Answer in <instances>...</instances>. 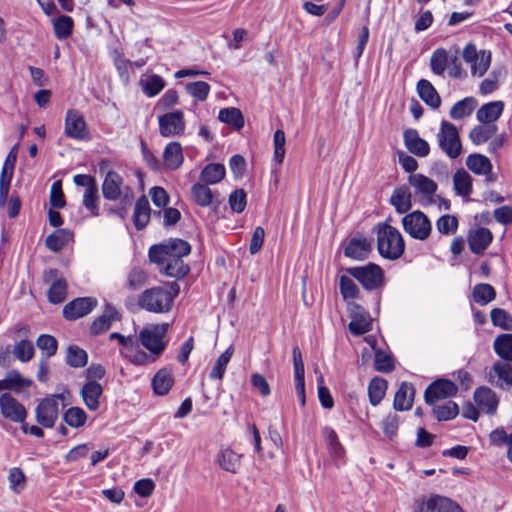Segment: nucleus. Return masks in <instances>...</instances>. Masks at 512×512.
Segmentation results:
<instances>
[{
	"mask_svg": "<svg viewBox=\"0 0 512 512\" xmlns=\"http://www.w3.org/2000/svg\"><path fill=\"white\" fill-rule=\"evenodd\" d=\"M339 288L340 293L345 300L359 298L360 291L350 277L342 275L339 279Z\"/></svg>",
	"mask_w": 512,
	"mask_h": 512,
	"instance_id": "680f3d73",
	"label": "nucleus"
},
{
	"mask_svg": "<svg viewBox=\"0 0 512 512\" xmlns=\"http://www.w3.org/2000/svg\"><path fill=\"white\" fill-rule=\"evenodd\" d=\"M226 174L225 166L220 163H211L206 165L201 173L200 180L206 185H213L219 183Z\"/></svg>",
	"mask_w": 512,
	"mask_h": 512,
	"instance_id": "f704fd0d",
	"label": "nucleus"
},
{
	"mask_svg": "<svg viewBox=\"0 0 512 512\" xmlns=\"http://www.w3.org/2000/svg\"><path fill=\"white\" fill-rule=\"evenodd\" d=\"M436 228L440 234L451 235L457 231L458 219L454 215H443L436 222Z\"/></svg>",
	"mask_w": 512,
	"mask_h": 512,
	"instance_id": "0e129e2a",
	"label": "nucleus"
},
{
	"mask_svg": "<svg viewBox=\"0 0 512 512\" xmlns=\"http://www.w3.org/2000/svg\"><path fill=\"white\" fill-rule=\"evenodd\" d=\"M151 217V208L149 201L145 195L136 200L133 212V224L137 230L144 229Z\"/></svg>",
	"mask_w": 512,
	"mask_h": 512,
	"instance_id": "cd10ccee",
	"label": "nucleus"
},
{
	"mask_svg": "<svg viewBox=\"0 0 512 512\" xmlns=\"http://www.w3.org/2000/svg\"><path fill=\"white\" fill-rule=\"evenodd\" d=\"M476 105L477 101L473 97H466L452 106L449 115L454 120L463 119L472 114Z\"/></svg>",
	"mask_w": 512,
	"mask_h": 512,
	"instance_id": "37998d69",
	"label": "nucleus"
},
{
	"mask_svg": "<svg viewBox=\"0 0 512 512\" xmlns=\"http://www.w3.org/2000/svg\"><path fill=\"white\" fill-rule=\"evenodd\" d=\"M36 345L42 353H45L46 359L54 356L58 349L57 339L49 334H41L36 340Z\"/></svg>",
	"mask_w": 512,
	"mask_h": 512,
	"instance_id": "4d7b16f0",
	"label": "nucleus"
},
{
	"mask_svg": "<svg viewBox=\"0 0 512 512\" xmlns=\"http://www.w3.org/2000/svg\"><path fill=\"white\" fill-rule=\"evenodd\" d=\"M66 364L73 368H82L87 365V352L77 345H70L66 350Z\"/></svg>",
	"mask_w": 512,
	"mask_h": 512,
	"instance_id": "09e8293b",
	"label": "nucleus"
},
{
	"mask_svg": "<svg viewBox=\"0 0 512 512\" xmlns=\"http://www.w3.org/2000/svg\"><path fill=\"white\" fill-rule=\"evenodd\" d=\"M374 366L378 372L389 373L394 370V361L391 355L379 349L375 351Z\"/></svg>",
	"mask_w": 512,
	"mask_h": 512,
	"instance_id": "69168bd1",
	"label": "nucleus"
},
{
	"mask_svg": "<svg viewBox=\"0 0 512 512\" xmlns=\"http://www.w3.org/2000/svg\"><path fill=\"white\" fill-rule=\"evenodd\" d=\"M241 458V454L227 447L217 453L216 461L223 470L236 474L241 466Z\"/></svg>",
	"mask_w": 512,
	"mask_h": 512,
	"instance_id": "bb28decb",
	"label": "nucleus"
},
{
	"mask_svg": "<svg viewBox=\"0 0 512 512\" xmlns=\"http://www.w3.org/2000/svg\"><path fill=\"white\" fill-rule=\"evenodd\" d=\"M492 324L503 330H512V316L504 309L494 308L490 312Z\"/></svg>",
	"mask_w": 512,
	"mask_h": 512,
	"instance_id": "052dcab7",
	"label": "nucleus"
},
{
	"mask_svg": "<svg viewBox=\"0 0 512 512\" xmlns=\"http://www.w3.org/2000/svg\"><path fill=\"white\" fill-rule=\"evenodd\" d=\"M433 413L438 421H448L454 419L458 413V405L453 401H448L443 405L434 406Z\"/></svg>",
	"mask_w": 512,
	"mask_h": 512,
	"instance_id": "13d9d810",
	"label": "nucleus"
},
{
	"mask_svg": "<svg viewBox=\"0 0 512 512\" xmlns=\"http://www.w3.org/2000/svg\"><path fill=\"white\" fill-rule=\"evenodd\" d=\"M146 280L147 274L145 271L142 268L134 267L128 273L126 285L130 290L136 291L144 286Z\"/></svg>",
	"mask_w": 512,
	"mask_h": 512,
	"instance_id": "338daca9",
	"label": "nucleus"
},
{
	"mask_svg": "<svg viewBox=\"0 0 512 512\" xmlns=\"http://www.w3.org/2000/svg\"><path fill=\"white\" fill-rule=\"evenodd\" d=\"M165 245L168 251V256L172 258L182 259L184 256L189 255L191 252V245L182 239H170L165 243Z\"/></svg>",
	"mask_w": 512,
	"mask_h": 512,
	"instance_id": "3c124183",
	"label": "nucleus"
},
{
	"mask_svg": "<svg viewBox=\"0 0 512 512\" xmlns=\"http://www.w3.org/2000/svg\"><path fill=\"white\" fill-rule=\"evenodd\" d=\"M498 131L496 124H483L475 126L469 134V138L475 145L487 142Z\"/></svg>",
	"mask_w": 512,
	"mask_h": 512,
	"instance_id": "c03bdc74",
	"label": "nucleus"
},
{
	"mask_svg": "<svg viewBox=\"0 0 512 512\" xmlns=\"http://www.w3.org/2000/svg\"><path fill=\"white\" fill-rule=\"evenodd\" d=\"M404 143L408 151L418 157H426L430 152L428 142L422 139L417 130L407 129L403 135Z\"/></svg>",
	"mask_w": 512,
	"mask_h": 512,
	"instance_id": "4be33fe9",
	"label": "nucleus"
},
{
	"mask_svg": "<svg viewBox=\"0 0 512 512\" xmlns=\"http://www.w3.org/2000/svg\"><path fill=\"white\" fill-rule=\"evenodd\" d=\"M472 296L477 304L485 306L495 300L496 290L491 284L479 283L473 287Z\"/></svg>",
	"mask_w": 512,
	"mask_h": 512,
	"instance_id": "79ce46f5",
	"label": "nucleus"
},
{
	"mask_svg": "<svg viewBox=\"0 0 512 512\" xmlns=\"http://www.w3.org/2000/svg\"><path fill=\"white\" fill-rule=\"evenodd\" d=\"M159 133L163 137L181 136L185 131L184 113L182 110L165 113L158 117Z\"/></svg>",
	"mask_w": 512,
	"mask_h": 512,
	"instance_id": "f8f14e48",
	"label": "nucleus"
},
{
	"mask_svg": "<svg viewBox=\"0 0 512 512\" xmlns=\"http://www.w3.org/2000/svg\"><path fill=\"white\" fill-rule=\"evenodd\" d=\"M64 134L77 141H87L90 139V132L83 115L75 109H69L66 112Z\"/></svg>",
	"mask_w": 512,
	"mask_h": 512,
	"instance_id": "9b49d317",
	"label": "nucleus"
},
{
	"mask_svg": "<svg viewBox=\"0 0 512 512\" xmlns=\"http://www.w3.org/2000/svg\"><path fill=\"white\" fill-rule=\"evenodd\" d=\"M63 420L67 425L79 428L86 423L87 414L80 407H70L63 414Z\"/></svg>",
	"mask_w": 512,
	"mask_h": 512,
	"instance_id": "5fc2aeb1",
	"label": "nucleus"
},
{
	"mask_svg": "<svg viewBox=\"0 0 512 512\" xmlns=\"http://www.w3.org/2000/svg\"><path fill=\"white\" fill-rule=\"evenodd\" d=\"M73 240V233L64 228H59L45 239L46 247L53 252H59Z\"/></svg>",
	"mask_w": 512,
	"mask_h": 512,
	"instance_id": "2f4dec72",
	"label": "nucleus"
},
{
	"mask_svg": "<svg viewBox=\"0 0 512 512\" xmlns=\"http://www.w3.org/2000/svg\"><path fill=\"white\" fill-rule=\"evenodd\" d=\"M377 236L379 254L388 260L399 259L405 251V242L399 230L387 223H378L374 227Z\"/></svg>",
	"mask_w": 512,
	"mask_h": 512,
	"instance_id": "f03ea898",
	"label": "nucleus"
},
{
	"mask_svg": "<svg viewBox=\"0 0 512 512\" xmlns=\"http://www.w3.org/2000/svg\"><path fill=\"white\" fill-rule=\"evenodd\" d=\"M180 293V285L176 281L166 282L144 290L139 296V308L156 314L169 312Z\"/></svg>",
	"mask_w": 512,
	"mask_h": 512,
	"instance_id": "f257e3e1",
	"label": "nucleus"
},
{
	"mask_svg": "<svg viewBox=\"0 0 512 512\" xmlns=\"http://www.w3.org/2000/svg\"><path fill=\"white\" fill-rule=\"evenodd\" d=\"M474 400L478 407L488 414L494 413L499 403L495 392L485 386L478 387L475 390Z\"/></svg>",
	"mask_w": 512,
	"mask_h": 512,
	"instance_id": "5701e85b",
	"label": "nucleus"
},
{
	"mask_svg": "<svg viewBox=\"0 0 512 512\" xmlns=\"http://www.w3.org/2000/svg\"><path fill=\"white\" fill-rule=\"evenodd\" d=\"M488 381L500 389H508L512 386V364L496 361L488 373Z\"/></svg>",
	"mask_w": 512,
	"mask_h": 512,
	"instance_id": "a211bd4d",
	"label": "nucleus"
},
{
	"mask_svg": "<svg viewBox=\"0 0 512 512\" xmlns=\"http://www.w3.org/2000/svg\"><path fill=\"white\" fill-rule=\"evenodd\" d=\"M210 89V85L204 81L190 82L185 86L186 92L200 102H203L208 98Z\"/></svg>",
	"mask_w": 512,
	"mask_h": 512,
	"instance_id": "6e6d98bb",
	"label": "nucleus"
},
{
	"mask_svg": "<svg viewBox=\"0 0 512 512\" xmlns=\"http://www.w3.org/2000/svg\"><path fill=\"white\" fill-rule=\"evenodd\" d=\"M495 353L503 360L512 362V334H501L493 343Z\"/></svg>",
	"mask_w": 512,
	"mask_h": 512,
	"instance_id": "49530a36",
	"label": "nucleus"
},
{
	"mask_svg": "<svg viewBox=\"0 0 512 512\" xmlns=\"http://www.w3.org/2000/svg\"><path fill=\"white\" fill-rule=\"evenodd\" d=\"M417 93L422 101L433 109L441 105V98L432 83L426 79H420L417 82Z\"/></svg>",
	"mask_w": 512,
	"mask_h": 512,
	"instance_id": "c85d7f7f",
	"label": "nucleus"
},
{
	"mask_svg": "<svg viewBox=\"0 0 512 512\" xmlns=\"http://www.w3.org/2000/svg\"><path fill=\"white\" fill-rule=\"evenodd\" d=\"M233 354L232 347L226 349L216 360L212 370L210 371L209 377L211 379L221 380L225 374L228 363L231 360Z\"/></svg>",
	"mask_w": 512,
	"mask_h": 512,
	"instance_id": "864d4df0",
	"label": "nucleus"
},
{
	"mask_svg": "<svg viewBox=\"0 0 512 512\" xmlns=\"http://www.w3.org/2000/svg\"><path fill=\"white\" fill-rule=\"evenodd\" d=\"M466 166L477 175L488 174L492 171L490 159L482 154H470L466 159Z\"/></svg>",
	"mask_w": 512,
	"mask_h": 512,
	"instance_id": "ea45409f",
	"label": "nucleus"
},
{
	"mask_svg": "<svg viewBox=\"0 0 512 512\" xmlns=\"http://www.w3.org/2000/svg\"><path fill=\"white\" fill-rule=\"evenodd\" d=\"M450 56L444 48H437L430 57V69L433 74L443 76L447 69Z\"/></svg>",
	"mask_w": 512,
	"mask_h": 512,
	"instance_id": "a18cd8bd",
	"label": "nucleus"
},
{
	"mask_svg": "<svg viewBox=\"0 0 512 512\" xmlns=\"http://www.w3.org/2000/svg\"><path fill=\"white\" fill-rule=\"evenodd\" d=\"M123 178L115 171H109L102 184L103 197L110 201L118 200L123 193V202L129 204L133 198V191L130 187H124L122 191Z\"/></svg>",
	"mask_w": 512,
	"mask_h": 512,
	"instance_id": "9d476101",
	"label": "nucleus"
},
{
	"mask_svg": "<svg viewBox=\"0 0 512 512\" xmlns=\"http://www.w3.org/2000/svg\"><path fill=\"white\" fill-rule=\"evenodd\" d=\"M191 196L193 201L201 207H208L214 202L213 191L205 183L193 184L191 186Z\"/></svg>",
	"mask_w": 512,
	"mask_h": 512,
	"instance_id": "e433bc0d",
	"label": "nucleus"
},
{
	"mask_svg": "<svg viewBox=\"0 0 512 512\" xmlns=\"http://www.w3.org/2000/svg\"><path fill=\"white\" fill-rule=\"evenodd\" d=\"M387 381L380 377H374L368 385V396L371 405L377 406L384 398L387 390Z\"/></svg>",
	"mask_w": 512,
	"mask_h": 512,
	"instance_id": "de8ad7c7",
	"label": "nucleus"
},
{
	"mask_svg": "<svg viewBox=\"0 0 512 512\" xmlns=\"http://www.w3.org/2000/svg\"><path fill=\"white\" fill-rule=\"evenodd\" d=\"M402 226L407 234L420 241L426 240L432 231L431 221L420 210L406 214L402 218Z\"/></svg>",
	"mask_w": 512,
	"mask_h": 512,
	"instance_id": "0eeeda50",
	"label": "nucleus"
},
{
	"mask_svg": "<svg viewBox=\"0 0 512 512\" xmlns=\"http://www.w3.org/2000/svg\"><path fill=\"white\" fill-rule=\"evenodd\" d=\"M453 186L457 195L461 196L464 201H469L472 193V177L463 168L457 169L453 175Z\"/></svg>",
	"mask_w": 512,
	"mask_h": 512,
	"instance_id": "7c9ffc66",
	"label": "nucleus"
},
{
	"mask_svg": "<svg viewBox=\"0 0 512 512\" xmlns=\"http://www.w3.org/2000/svg\"><path fill=\"white\" fill-rule=\"evenodd\" d=\"M440 149L451 159L458 158L462 153V144L457 127L443 120L437 134Z\"/></svg>",
	"mask_w": 512,
	"mask_h": 512,
	"instance_id": "20e7f679",
	"label": "nucleus"
},
{
	"mask_svg": "<svg viewBox=\"0 0 512 512\" xmlns=\"http://www.w3.org/2000/svg\"><path fill=\"white\" fill-rule=\"evenodd\" d=\"M371 251V242L366 238H352L344 248V255L354 260L366 259Z\"/></svg>",
	"mask_w": 512,
	"mask_h": 512,
	"instance_id": "393cba45",
	"label": "nucleus"
},
{
	"mask_svg": "<svg viewBox=\"0 0 512 512\" xmlns=\"http://www.w3.org/2000/svg\"><path fill=\"white\" fill-rule=\"evenodd\" d=\"M13 354L19 361L28 362L34 357V345L29 340H20L15 344Z\"/></svg>",
	"mask_w": 512,
	"mask_h": 512,
	"instance_id": "bf43d9fd",
	"label": "nucleus"
},
{
	"mask_svg": "<svg viewBox=\"0 0 512 512\" xmlns=\"http://www.w3.org/2000/svg\"><path fill=\"white\" fill-rule=\"evenodd\" d=\"M218 119L239 131L244 127L245 121L242 112L235 107L223 108L219 111Z\"/></svg>",
	"mask_w": 512,
	"mask_h": 512,
	"instance_id": "4c0bfd02",
	"label": "nucleus"
},
{
	"mask_svg": "<svg viewBox=\"0 0 512 512\" xmlns=\"http://www.w3.org/2000/svg\"><path fill=\"white\" fill-rule=\"evenodd\" d=\"M142 91L148 97H154L160 93L165 87L164 79L157 74H152L145 80H141Z\"/></svg>",
	"mask_w": 512,
	"mask_h": 512,
	"instance_id": "8fccbe9b",
	"label": "nucleus"
},
{
	"mask_svg": "<svg viewBox=\"0 0 512 512\" xmlns=\"http://www.w3.org/2000/svg\"><path fill=\"white\" fill-rule=\"evenodd\" d=\"M174 383L173 376L168 369H160L152 379V387L157 395H166Z\"/></svg>",
	"mask_w": 512,
	"mask_h": 512,
	"instance_id": "c9c22d12",
	"label": "nucleus"
},
{
	"mask_svg": "<svg viewBox=\"0 0 512 512\" xmlns=\"http://www.w3.org/2000/svg\"><path fill=\"white\" fill-rule=\"evenodd\" d=\"M98 304L94 297H79L68 302L62 310L63 317L68 321H75L92 312Z\"/></svg>",
	"mask_w": 512,
	"mask_h": 512,
	"instance_id": "4468645a",
	"label": "nucleus"
},
{
	"mask_svg": "<svg viewBox=\"0 0 512 512\" xmlns=\"http://www.w3.org/2000/svg\"><path fill=\"white\" fill-rule=\"evenodd\" d=\"M413 512H464V510L450 498L434 494L416 500Z\"/></svg>",
	"mask_w": 512,
	"mask_h": 512,
	"instance_id": "6e6552de",
	"label": "nucleus"
},
{
	"mask_svg": "<svg viewBox=\"0 0 512 512\" xmlns=\"http://www.w3.org/2000/svg\"><path fill=\"white\" fill-rule=\"evenodd\" d=\"M322 434L325 438L330 456L334 460H342L345 456V449L340 443L337 433L331 427H324Z\"/></svg>",
	"mask_w": 512,
	"mask_h": 512,
	"instance_id": "72a5a7b5",
	"label": "nucleus"
},
{
	"mask_svg": "<svg viewBox=\"0 0 512 512\" xmlns=\"http://www.w3.org/2000/svg\"><path fill=\"white\" fill-rule=\"evenodd\" d=\"M415 396V388L412 383L402 382L394 397V409L397 411L410 410Z\"/></svg>",
	"mask_w": 512,
	"mask_h": 512,
	"instance_id": "b1692460",
	"label": "nucleus"
},
{
	"mask_svg": "<svg viewBox=\"0 0 512 512\" xmlns=\"http://www.w3.org/2000/svg\"><path fill=\"white\" fill-rule=\"evenodd\" d=\"M64 394H54L40 401L36 407V420L45 428H52L59 415V401H64Z\"/></svg>",
	"mask_w": 512,
	"mask_h": 512,
	"instance_id": "1a4fd4ad",
	"label": "nucleus"
},
{
	"mask_svg": "<svg viewBox=\"0 0 512 512\" xmlns=\"http://www.w3.org/2000/svg\"><path fill=\"white\" fill-rule=\"evenodd\" d=\"M169 258L170 259L165 262L162 268L163 273L166 276L181 279L189 273L190 267L188 264L184 263L183 259L172 257Z\"/></svg>",
	"mask_w": 512,
	"mask_h": 512,
	"instance_id": "a19ab883",
	"label": "nucleus"
},
{
	"mask_svg": "<svg viewBox=\"0 0 512 512\" xmlns=\"http://www.w3.org/2000/svg\"><path fill=\"white\" fill-rule=\"evenodd\" d=\"M504 110L502 101H492L480 107L476 113L477 120L483 124H492L499 119Z\"/></svg>",
	"mask_w": 512,
	"mask_h": 512,
	"instance_id": "c756f323",
	"label": "nucleus"
},
{
	"mask_svg": "<svg viewBox=\"0 0 512 512\" xmlns=\"http://www.w3.org/2000/svg\"><path fill=\"white\" fill-rule=\"evenodd\" d=\"M467 240L471 252L480 255L491 244L493 234L488 228L478 227L468 232Z\"/></svg>",
	"mask_w": 512,
	"mask_h": 512,
	"instance_id": "6ab92c4d",
	"label": "nucleus"
},
{
	"mask_svg": "<svg viewBox=\"0 0 512 512\" xmlns=\"http://www.w3.org/2000/svg\"><path fill=\"white\" fill-rule=\"evenodd\" d=\"M491 65V52L488 50H480L477 60L470 63L472 76L482 77Z\"/></svg>",
	"mask_w": 512,
	"mask_h": 512,
	"instance_id": "603ef678",
	"label": "nucleus"
},
{
	"mask_svg": "<svg viewBox=\"0 0 512 512\" xmlns=\"http://www.w3.org/2000/svg\"><path fill=\"white\" fill-rule=\"evenodd\" d=\"M411 197L412 195L409 188L406 186H401L393 191L390 198V203L394 206L395 210L399 214H404L407 213L412 207Z\"/></svg>",
	"mask_w": 512,
	"mask_h": 512,
	"instance_id": "473e14b6",
	"label": "nucleus"
},
{
	"mask_svg": "<svg viewBox=\"0 0 512 512\" xmlns=\"http://www.w3.org/2000/svg\"><path fill=\"white\" fill-rule=\"evenodd\" d=\"M43 282L49 285L47 299L52 304H60L65 301L68 294V283L62 272L56 268H48L43 271Z\"/></svg>",
	"mask_w": 512,
	"mask_h": 512,
	"instance_id": "423d86ee",
	"label": "nucleus"
},
{
	"mask_svg": "<svg viewBox=\"0 0 512 512\" xmlns=\"http://www.w3.org/2000/svg\"><path fill=\"white\" fill-rule=\"evenodd\" d=\"M458 387L448 379H437L428 385L424 392L425 402L429 405L438 400L446 399L456 395Z\"/></svg>",
	"mask_w": 512,
	"mask_h": 512,
	"instance_id": "ddd939ff",
	"label": "nucleus"
},
{
	"mask_svg": "<svg viewBox=\"0 0 512 512\" xmlns=\"http://www.w3.org/2000/svg\"><path fill=\"white\" fill-rule=\"evenodd\" d=\"M348 329L354 336L363 335L372 329V318L370 314L359 304L351 305V315Z\"/></svg>",
	"mask_w": 512,
	"mask_h": 512,
	"instance_id": "f3484780",
	"label": "nucleus"
},
{
	"mask_svg": "<svg viewBox=\"0 0 512 512\" xmlns=\"http://www.w3.org/2000/svg\"><path fill=\"white\" fill-rule=\"evenodd\" d=\"M82 204L87 210L90 211L92 216L96 217L99 215L98 187L85 189Z\"/></svg>",
	"mask_w": 512,
	"mask_h": 512,
	"instance_id": "e2e57ef3",
	"label": "nucleus"
},
{
	"mask_svg": "<svg viewBox=\"0 0 512 512\" xmlns=\"http://www.w3.org/2000/svg\"><path fill=\"white\" fill-rule=\"evenodd\" d=\"M184 161L182 146L173 141L166 145L163 151V163L168 170H177Z\"/></svg>",
	"mask_w": 512,
	"mask_h": 512,
	"instance_id": "a878e982",
	"label": "nucleus"
},
{
	"mask_svg": "<svg viewBox=\"0 0 512 512\" xmlns=\"http://www.w3.org/2000/svg\"><path fill=\"white\" fill-rule=\"evenodd\" d=\"M346 272L355 278L364 289L372 291L383 285L384 274L380 266L369 263L365 266L350 267Z\"/></svg>",
	"mask_w": 512,
	"mask_h": 512,
	"instance_id": "39448f33",
	"label": "nucleus"
},
{
	"mask_svg": "<svg viewBox=\"0 0 512 512\" xmlns=\"http://www.w3.org/2000/svg\"><path fill=\"white\" fill-rule=\"evenodd\" d=\"M169 323L151 324L139 333V340L152 355L159 356L168 344L167 332Z\"/></svg>",
	"mask_w": 512,
	"mask_h": 512,
	"instance_id": "7ed1b4c3",
	"label": "nucleus"
},
{
	"mask_svg": "<svg viewBox=\"0 0 512 512\" xmlns=\"http://www.w3.org/2000/svg\"><path fill=\"white\" fill-rule=\"evenodd\" d=\"M1 415L14 423H24L27 417V410L16 398L9 393L0 395Z\"/></svg>",
	"mask_w": 512,
	"mask_h": 512,
	"instance_id": "2eb2a0df",
	"label": "nucleus"
},
{
	"mask_svg": "<svg viewBox=\"0 0 512 512\" xmlns=\"http://www.w3.org/2000/svg\"><path fill=\"white\" fill-rule=\"evenodd\" d=\"M80 396L85 406L90 411H96L100 407V398L103 395V388L97 381H86L80 389Z\"/></svg>",
	"mask_w": 512,
	"mask_h": 512,
	"instance_id": "412c9836",
	"label": "nucleus"
},
{
	"mask_svg": "<svg viewBox=\"0 0 512 512\" xmlns=\"http://www.w3.org/2000/svg\"><path fill=\"white\" fill-rule=\"evenodd\" d=\"M409 184L414 188L415 194L419 196V201L423 205L433 202V195L437 190V183L429 177L416 173L408 178Z\"/></svg>",
	"mask_w": 512,
	"mask_h": 512,
	"instance_id": "dca6fc26",
	"label": "nucleus"
},
{
	"mask_svg": "<svg viewBox=\"0 0 512 512\" xmlns=\"http://www.w3.org/2000/svg\"><path fill=\"white\" fill-rule=\"evenodd\" d=\"M55 37L59 40H65L72 35L74 21L68 15H60L52 20Z\"/></svg>",
	"mask_w": 512,
	"mask_h": 512,
	"instance_id": "58836bf2",
	"label": "nucleus"
},
{
	"mask_svg": "<svg viewBox=\"0 0 512 512\" xmlns=\"http://www.w3.org/2000/svg\"><path fill=\"white\" fill-rule=\"evenodd\" d=\"M120 313L117 309L106 303L103 313L98 316L90 325L92 335H100L108 331L114 321L120 320Z\"/></svg>",
	"mask_w": 512,
	"mask_h": 512,
	"instance_id": "aec40b11",
	"label": "nucleus"
},
{
	"mask_svg": "<svg viewBox=\"0 0 512 512\" xmlns=\"http://www.w3.org/2000/svg\"><path fill=\"white\" fill-rule=\"evenodd\" d=\"M229 206L233 212L241 213L247 205V195L243 189H236L229 195Z\"/></svg>",
	"mask_w": 512,
	"mask_h": 512,
	"instance_id": "774afa93",
	"label": "nucleus"
}]
</instances>
